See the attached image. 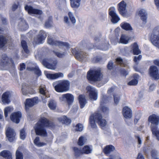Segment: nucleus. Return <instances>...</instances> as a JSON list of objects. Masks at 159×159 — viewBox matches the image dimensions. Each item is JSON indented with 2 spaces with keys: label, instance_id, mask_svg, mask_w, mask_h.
Instances as JSON below:
<instances>
[{
  "label": "nucleus",
  "instance_id": "nucleus-1",
  "mask_svg": "<svg viewBox=\"0 0 159 159\" xmlns=\"http://www.w3.org/2000/svg\"><path fill=\"white\" fill-rule=\"evenodd\" d=\"M54 126V125L52 122L43 117L40 118L35 124L34 129L37 135L47 136V133L45 127L52 128Z\"/></svg>",
  "mask_w": 159,
  "mask_h": 159
},
{
  "label": "nucleus",
  "instance_id": "nucleus-2",
  "mask_svg": "<svg viewBox=\"0 0 159 159\" xmlns=\"http://www.w3.org/2000/svg\"><path fill=\"white\" fill-rule=\"evenodd\" d=\"M95 121L101 127H105L107 125L106 120L102 118V114L98 112H95L92 114L89 117V123L92 128H97Z\"/></svg>",
  "mask_w": 159,
  "mask_h": 159
},
{
  "label": "nucleus",
  "instance_id": "nucleus-3",
  "mask_svg": "<svg viewBox=\"0 0 159 159\" xmlns=\"http://www.w3.org/2000/svg\"><path fill=\"white\" fill-rule=\"evenodd\" d=\"M102 74L100 69H90L87 72L86 79L91 84L101 80Z\"/></svg>",
  "mask_w": 159,
  "mask_h": 159
},
{
  "label": "nucleus",
  "instance_id": "nucleus-4",
  "mask_svg": "<svg viewBox=\"0 0 159 159\" xmlns=\"http://www.w3.org/2000/svg\"><path fill=\"white\" fill-rule=\"evenodd\" d=\"M52 85L57 92L63 93L69 89L70 82L67 80H60L54 82Z\"/></svg>",
  "mask_w": 159,
  "mask_h": 159
},
{
  "label": "nucleus",
  "instance_id": "nucleus-5",
  "mask_svg": "<svg viewBox=\"0 0 159 159\" xmlns=\"http://www.w3.org/2000/svg\"><path fill=\"white\" fill-rule=\"evenodd\" d=\"M150 40L154 45L159 48V26L155 27L153 30Z\"/></svg>",
  "mask_w": 159,
  "mask_h": 159
},
{
  "label": "nucleus",
  "instance_id": "nucleus-6",
  "mask_svg": "<svg viewBox=\"0 0 159 159\" xmlns=\"http://www.w3.org/2000/svg\"><path fill=\"white\" fill-rule=\"evenodd\" d=\"M47 42L50 45L58 46L59 48L65 47L67 49L70 48V45L68 43L61 41L55 40L51 38L48 37Z\"/></svg>",
  "mask_w": 159,
  "mask_h": 159
},
{
  "label": "nucleus",
  "instance_id": "nucleus-7",
  "mask_svg": "<svg viewBox=\"0 0 159 159\" xmlns=\"http://www.w3.org/2000/svg\"><path fill=\"white\" fill-rule=\"evenodd\" d=\"M47 36V34L44 30H40L37 37L34 38L33 44H37L42 43Z\"/></svg>",
  "mask_w": 159,
  "mask_h": 159
},
{
  "label": "nucleus",
  "instance_id": "nucleus-8",
  "mask_svg": "<svg viewBox=\"0 0 159 159\" xmlns=\"http://www.w3.org/2000/svg\"><path fill=\"white\" fill-rule=\"evenodd\" d=\"M38 102V97H35L31 98H27L25 100V111H29V108L33 107L35 104Z\"/></svg>",
  "mask_w": 159,
  "mask_h": 159
},
{
  "label": "nucleus",
  "instance_id": "nucleus-9",
  "mask_svg": "<svg viewBox=\"0 0 159 159\" xmlns=\"http://www.w3.org/2000/svg\"><path fill=\"white\" fill-rule=\"evenodd\" d=\"M148 73L150 76L155 80L159 79V70L155 66H151L149 68Z\"/></svg>",
  "mask_w": 159,
  "mask_h": 159
},
{
  "label": "nucleus",
  "instance_id": "nucleus-10",
  "mask_svg": "<svg viewBox=\"0 0 159 159\" xmlns=\"http://www.w3.org/2000/svg\"><path fill=\"white\" fill-rule=\"evenodd\" d=\"M71 52L75 58L80 61H83L87 56L86 53L83 52H79L75 48H72Z\"/></svg>",
  "mask_w": 159,
  "mask_h": 159
},
{
  "label": "nucleus",
  "instance_id": "nucleus-11",
  "mask_svg": "<svg viewBox=\"0 0 159 159\" xmlns=\"http://www.w3.org/2000/svg\"><path fill=\"white\" fill-rule=\"evenodd\" d=\"M86 90L89 93V98L92 100L95 101L98 98V93L95 89L90 86H88L86 88Z\"/></svg>",
  "mask_w": 159,
  "mask_h": 159
},
{
  "label": "nucleus",
  "instance_id": "nucleus-12",
  "mask_svg": "<svg viewBox=\"0 0 159 159\" xmlns=\"http://www.w3.org/2000/svg\"><path fill=\"white\" fill-rule=\"evenodd\" d=\"M109 15L111 17V21L113 23H116L120 20V18L116 13L113 7H111L109 9Z\"/></svg>",
  "mask_w": 159,
  "mask_h": 159
},
{
  "label": "nucleus",
  "instance_id": "nucleus-13",
  "mask_svg": "<svg viewBox=\"0 0 159 159\" xmlns=\"http://www.w3.org/2000/svg\"><path fill=\"white\" fill-rule=\"evenodd\" d=\"M21 117V113L19 111L12 113L10 116L11 120L16 124L20 122Z\"/></svg>",
  "mask_w": 159,
  "mask_h": 159
},
{
  "label": "nucleus",
  "instance_id": "nucleus-14",
  "mask_svg": "<svg viewBox=\"0 0 159 159\" xmlns=\"http://www.w3.org/2000/svg\"><path fill=\"white\" fill-rule=\"evenodd\" d=\"M25 9L30 15L34 14L40 15L42 14V11L41 10L34 8L32 6L27 5L25 7Z\"/></svg>",
  "mask_w": 159,
  "mask_h": 159
},
{
  "label": "nucleus",
  "instance_id": "nucleus-15",
  "mask_svg": "<svg viewBox=\"0 0 159 159\" xmlns=\"http://www.w3.org/2000/svg\"><path fill=\"white\" fill-rule=\"evenodd\" d=\"M148 121L151 124V128L152 126H157L159 123V116L155 114H152L149 116Z\"/></svg>",
  "mask_w": 159,
  "mask_h": 159
},
{
  "label": "nucleus",
  "instance_id": "nucleus-16",
  "mask_svg": "<svg viewBox=\"0 0 159 159\" xmlns=\"http://www.w3.org/2000/svg\"><path fill=\"white\" fill-rule=\"evenodd\" d=\"M6 134L10 142H12L14 140L16 134L13 129L10 127L8 128L6 131Z\"/></svg>",
  "mask_w": 159,
  "mask_h": 159
},
{
  "label": "nucleus",
  "instance_id": "nucleus-17",
  "mask_svg": "<svg viewBox=\"0 0 159 159\" xmlns=\"http://www.w3.org/2000/svg\"><path fill=\"white\" fill-rule=\"evenodd\" d=\"M22 93L24 95H27V94H34L35 91L33 89L30 88L29 85H26L25 84H23L21 89Z\"/></svg>",
  "mask_w": 159,
  "mask_h": 159
},
{
  "label": "nucleus",
  "instance_id": "nucleus-18",
  "mask_svg": "<svg viewBox=\"0 0 159 159\" xmlns=\"http://www.w3.org/2000/svg\"><path fill=\"white\" fill-rule=\"evenodd\" d=\"M11 93L9 91L4 92L2 94L1 98L2 102L4 104H8L11 102L10 98Z\"/></svg>",
  "mask_w": 159,
  "mask_h": 159
},
{
  "label": "nucleus",
  "instance_id": "nucleus-19",
  "mask_svg": "<svg viewBox=\"0 0 159 159\" xmlns=\"http://www.w3.org/2000/svg\"><path fill=\"white\" fill-rule=\"evenodd\" d=\"M62 98L63 100H65L68 105L71 104L73 102L74 97L71 94L67 93L63 94L62 95Z\"/></svg>",
  "mask_w": 159,
  "mask_h": 159
},
{
  "label": "nucleus",
  "instance_id": "nucleus-20",
  "mask_svg": "<svg viewBox=\"0 0 159 159\" xmlns=\"http://www.w3.org/2000/svg\"><path fill=\"white\" fill-rule=\"evenodd\" d=\"M122 113L124 117L126 119L131 118L132 116V112L131 109L127 107H123Z\"/></svg>",
  "mask_w": 159,
  "mask_h": 159
},
{
  "label": "nucleus",
  "instance_id": "nucleus-21",
  "mask_svg": "<svg viewBox=\"0 0 159 159\" xmlns=\"http://www.w3.org/2000/svg\"><path fill=\"white\" fill-rule=\"evenodd\" d=\"M118 10L120 14L121 15L125 14L126 6V3L124 1H122L118 4Z\"/></svg>",
  "mask_w": 159,
  "mask_h": 159
},
{
  "label": "nucleus",
  "instance_id": "nucleus-22",
  "mask_svg": "<svg viewBox=\"0 0 159 159\" xmlns=\"http://www.w3.org/2000/svg\"><path fill=\"white\" fill-rule=\"evenodd\" d=\"M115 148L112 145H109L106 146L103 150V152L107 156L111 152L114 151Z\"/></svg>",
  "mask_w": 159,
  "mask_h": 159
},
{
  "label": "nucleus",
  "instance_id": "nucleus-23",
  "mask_svg": "<svg viewBox=\"0 0 159 159\" xmlns=\"http://www.w3.org/2000/svg\"><path fill=\"white\" fill-rule=\"evenodd\" d=\"M45 75L48 79L51 80L56 79L59 77H62L63 76V74L60 72L53 74L47 73Z\"/></svg>",
  "mask_w": 159,
  "mask_h": 159
},
{
  "label": "nucleus",
  "instance_id": "nucleus-24",
  "mask_svg": "<svg viewBox=\"0 0 159 159\" xmlns=\"http://www.w3.org/2000/svg\"><path fill=\"white\" fill-rule=\"evenodd\" d=\"M131 51L134 55H138L141 53V51L139 48L138 44L135 42L131 45Z\"/></svg>",
  "mask_w": 159,
  "mask_h": 159
},
{
  "label": "nucleus",
  "instance_id": "nucleus-25",
  "mask_svg": "<svg viewBox=\"0 0 159 159\" xmlns=\"http://www.w3.org/2000/svg\"><path fill=\"white\" fill-rule=\"evenodd\" d=\"M78 100L81 108H83L87 103L86 100L84 95L80 94L78 97Z\"/></svg>",
  "mask_w": 159,
  "mask_h": 159
},
{
  "label": "nucleus",
  "instance_id": "nucleus-26",
  "mask_svg": "<svg viewBox=\"0 0 159 159\" xmlns=\"http://www.w3.org/2000/svg\"><path fill=\"white\" fill-rule=\"evenodd\" d=\"M0 156L7 159H12V154L9 151L4 150L0 152Z\"/></svg>",
  "mask_w": 159,
  "mask_h": 159
},
{
  "label": "nucleus",
  "instance_id": "nucleus-27",
  "mask_svg": "<svg viewBox=\"0 0 159 159\" xmlns=\"http://www.w3.org/2000/svg\"><path fill=\"white\" fill-rule=\"evenodd\" d=\"M138 14L143 22L144 23H146L147 14L145 11L143 9L140 10Z\"/></svg>",
  "mask_w": 159,
  "mask_h": 159
},
{
  "label": "nucleus",
  "instance_id": "nucleus-28",
  "mask_svg": "<svg viewBox=\"0 0 159 159\" xmlns=\"http://www.w3.org/2000/svg\"><path fill=\"white\" fill-rule=\"evenodd\" d=\"M59 121L62 124L69 125L71 122V120L68 118L66 116H64L58 118Z\"/></svg>",
  "mask_w": 159,
  "mask_h": 159
},
{
  "label": "nucleus",
  "instance_id": "nucleus-29",
  "mask_svg": "<svg viewBox=\"0 0 159 159\" xmlns=\"http://www.w3.org/2000/svg\"><path fill=\"white\" fill-rule=\"evenodd\" d=\"M71 7L73 9L78 8L80 6L81 0H70Z\"/></svg>",
  "mask_w": 159,
  "mask_h": 159
},
{
  "label": "nucleus",
  "instance_id": "nucleus-30",
  "mask_svg": "<svg viewBox=\"0 0 159 159\" xmlns=\"http://www.w3.org/2000/svg\"><path fill=\"white\" fill-rule=\"evenodd\" d=\"M43 64L47 68L49 69L54 70L56 68L55 65H53L49 63L46 59H43L42 60Z\"/></svg>",
  "mask_w": 159,
  "mask_h": 159
},
{
  "label": "nucleus",
  "instance_id": "nucleus-31",
  "mask_svg": "<svg viewBox=\"0 0 159 159\" xmlns=\"http://www.w3.org/2000/svg\"><path fill=\"white\" fill-rule=\"evenodd\" d=\"M27 70L29 71H33L35 74H36L38 76H39L41 75L42 73L41 71L39 69L38 67H27Z\"/></svg>",
  "mask_w": 159,
  "mask_h": 159
},
{
  "label": "nucleus",
  "instance_id": "nucleus-32",
  "mask_svg": "<svg viewBox=\"0 0 159 159\" xmlns=\"http://www.w3.org/2000/svg\"><path fill=\"white\" fill-rule=\"evenodd\" d=\"M157 129V126H152L151 130L152 132V134L156 137L157 139L159 140V130Z\"/></svg>",
  "mask_w": 159,
  "mask_h": 159
},
{
  "label": "nucleus",
  "instance_id": "nucleus-33",
  "mask_svg": "<svg viewBox=\"0 0 159 159\" xmlns=\"http://www.w3.org/2000/svg\"><path fill=\"white\" fill-rule=\"evenodd\" d=\"M9 62V58L6 54L3 55L1 60L0 64L2 66H7Z\"/></svg>",
  "mask_w": 159,
  "mask_h": 159
},
{
  "label": "nucleus",
  "instance_id": "nucleus-34",
  "mask_svg": "<svg viewBox=\"0 0 159 159\" xmlns=\"http://www.w3.org/2000/svg\"><path fill=\"white\" fill-rule=\"evenodd\" d=\"M121 28L126 31L131 30L132 28L130 24L126 22H122L120 25Z\"/></svg>",
  "mask_w": 159,
  "mask_h": 159
},
{
  "label": "nucleus",
  "instance_id": "nucleus-35",
  "mask_svg": "<svg viewBox=\"0 0 159 159\" xmlns=\"http://www.w3.org/2000/svg\"><path fill=\"white\" fill-rule=\"evenodd\" d=\"M48 106L51 110H55L57 107V102L54 100H51L49 101Z\"/></svg>",
  "mask_w": 159,
  "mask_h": 159
},
{
  "label": "nucleus",
  "instance_id": "nucleus-36",
  "mask_svg": "<svg viewBox=\"0 0 159 159\" xmlns=\"http://www.w3.org/2000/svg\"><path fill=\"white\" fill-rule=\"evenodd\" d=\"M74 152V155L76 158L79 157L82 154V151L78 148L76 147H73L72 148Z\"/></svg>",
  "mask_w": 159,
  "mask_h": 159
},
{
  "label": "nucleus",
  "instance_id": "nucleus-37",
  "mask_svg": "<svg viewBox=\"0 0 159 159\" xmlns=\"http://www.w3.org/2000/svg\"><path fill=\"white\" fill-rule=\"evenodd\" d=\"M21 44L22 47L25 52L27 54L29 53L30 52V51L28 49V47L26 41L24 40H21Z\"/></svg>",
  "mask_w": 159,
  "mask_h": 159
},
{
  "label": "nucleus",
  "instance_id": "nucleus-38",
  "mask_svg": "<svg viewBox=\"0 0 159 159\" xmlns=\"http://www.w3.org/2000/svg\"><path fill=\"white\" fill-rule=\"evenodd\" d=\"M34 144L37 146L40 147L46 145V143L39 142V137L35 138L34 141Z\"/></svg>",
  "mask_w": 159,
  "mask_h": 159
},
{
  "label": "nucleus",
  "instance_id": "nucleus-39",
  "mask_svg": "<svg viewBox=\"0 0 159 159\" xmlns=\"http://www.w3.org/2000/svg\"><path fill=\"white\" fill-rule=\"evenodd\" d=\"M136 75H134V79L130 81L128 83V85H135L138 83L137 76Z\"/></svg>",
  "mask_w": 159,
  "mask_h": 159
},
{
  "label": "nucleus",
  "instance_id": "nucleus-40",
  "mask_svg": "<svg viewBox=\"0 0 159 159\" xmlns=\"http://www.w3.org/2000/svg\"><path fill=\"white\" fill-rule=\"evenodd\" d=\"M116 63L121 66L125 67L126 66V64L123 61V59L120 57H118L116 59Z\"/></svg>",
  "mask_w": 159,
  "mask_h": 159
},
{
  "label": "nucleus",
  "instance_id": "nucleus-41",
  "mask_svg": "<svg viewBox=\"0 0 159 159\" xmlns=\"http://www.w3.org/2000/svg\"><path fill=\"white\" fill-rule=\"evenodd\" d=\"M92 150L88 146H84L82 149V154H89L91 152Z\"/></svg>",
  "mask_w": 159,
  "mask_h": 159
},
{
  "label": "nucleus",
  "instance_id": "nucleus-42",
  "mask_svg": "<svg viewBox=\"0 0 159 159\" xmlns=\"http://www.w3.org/2000/svg\"><path fill=\"white\" fill-rule=\"evenodd\" d=\"M6 38L3 35H0V48L3 47L7 43Z\"/></svg>",
  "mask_w": 159,
  "mask_h": 159
},
{
  "label": "nucleus",
  "instance_id": "nucleus-43",
  "mask_svg": "<svg viewBox=\"0 0 159 159\" xmlns=\"http://www.w3.org/2000/svg\"><path fill=\"white\" fill-rule=\"evenodd\" d=\"M119 72L120 75L121 76L126 77L129 73L128 71L125 68H121L119 70Z\"/></svg>",
  "mask_w": 159,
  "mask_h": 159
},
{
  "label": "nucleus",
  "instance_id": "nucleus-44",
  "mask_svg": "<svg viewBox=\"0 0 159 159\" xmlns=\"http://www.w3.org/2000/svg\"><path fill=\"white\" fill-rule=\"evenodd\" d=\"M86 139L84 137L81 136L78 139L77 142L78 144L80 146H83L86 142Z\"/></svg>",
  "mask_w": 159,
  "mask_h": 159
},
{
  "label": "nucleus",
  "instance_id": "nucleus-45",
  "mask_svg": "<svg viewBox=\"0 0 159 159\" xmlns=\"http://www.w3.org/2000/svg\"><path fill=\"white\" fill-rule=\"evenodd\" d=\"M16 159H23V153L18 150H17L16 153Z\"/></svg>",
  "mask_w": 159,
  "mask_h": 159
},
{
  "label": "nucleus",
  "instance_id": "nucleus-46",
  "mask_svg": "<svg viewBox=\"0 0 159 159\" xmlns=\"http://www.w3.org/2000/svg\"><path fill=\"white\" fill-rule=\"evenodd\" d=\"M128 40L126 39L125 35L122 34L120 39V43L126 44L128 43Z\"/></svg>",
  "mask_w": 159,
  "mask_h": 159
},
{
  "label": "nucleus",
  "instance_id": "nucleus-47",
  "mask_svg": "<svg viewBox=\"0 0 159 159\" xmlns=\"http://www.w3.org/2000/svg\"><path fill=\"white\" fill-rule=\"evenodd\" d=\"M68 15L71 22L73 24L75 23L76 22V20L73 13L71 12H69Z\"/></svg>",
  "mask_w": 159,
  "mask_h": 159
},
{
  "label": "nucleus",
  "instance_id": "nucleus-48",
  "mask_svg": "<svg viewBox=\"0 0 159 159\" xmlns=\"http://www.w3.org/2000/svg\"><path fill=\"white\" fill-rule=\"evenodd\" d=\"M114 66L112 61H109L107 65V69L108 70H111L114 69Z\"/></svg>",
  "mask_w": 159,
  "mask_h": 159
},
{
  "label": "nucleus",
  "instance_id": "nucleus-49",
  "mask_svg": "<svg viewBox=\"0 0 159 159\" xmlns=\"http://www.w3.org/2000/svg\"><path fill=\"white\" fill-rule=\"evenodd\" d=\"M75 131H76L81 132L83 130V126L82 124L80 123L77 124L75 126Z\"/></svg>",
  "mask_w": 159,
  "mask_h": 159
},
{
  "label": "nucleus",
  "instance_id": "nucleus-50",
  "mask_svg": "<svg viewBox=\"0 0 159 159\" xmlns=\"http://www.w3.org/2000/svg\"><path fill=\"white\" fill-rule=\"evenodd\" d=\"M20 138L23 140H24L26 137V134L25 130L24 128L22 129L20 131Z\"/></svg>",
  "mask_w": 159,
  "mask_h": 159
},
{
  "label": "nucleus",
  "instance_id": "nucleus-51",
  "mask_svg": "<svg viewBox=\"0 0 159 159\" xmlns=\"http://www.w3.org/2000/svg\"><path fill=\"white\" fill-rule=\"evenodd\" d=\"M52 52L55 55L59 58H61L63 57L65 55V52L60 53L59 52H57L54 51H53Z\"/></svg>",
  "mask_w": 159,
  "mask_h": 159
},
{
  "label": "nucleus",
  "instance_id": "nucleus-52",
  "mask_svg": "<svg viewBox=\"0 0 159 159\" xmlns=\"http://www.w3.org/2000/svg\"><path fill=\"white\" fill-rule=\"evenodd\" d=\"M114 100V103L115 105H117L119 103L120 100V97L115 94L113 95Z\"/></svg>",
  "mask_w": 159,
  "mask_h": 159
},
{
  "label": "nucleus",
  "instance_id": "nucleus-53",
  "mask_svg": "<svg viewBox=\"0 0 159 159\" xmlns=\"http://www.w3.org/2000/svg\"><path fill=\"white\" fill-rule=\"evenodd\" d=\"M11 108L9 107H6L4 111V116L5 117H7L8 116V113L10 112L11 111Z\"/></svg>",
  "mask_w": 159,
  "mask_h": 159
},
{
  "label": "nucleus",
  "instance_id": "nucleus-54",
  "mask_svg": "<svg viewBox=\"0 0 159 159\" xmlns=\"http://www.w3.org/2000/svg\"><path fill=\"white\" fill-rule=\"evenodd\" d=\"M108 99V97L106 95H103L101 98V102L103 103L107 102Z\"/></svg>",
  "mask_w": 159,
  "mask_h": 159
},
{
  "label": "nucleus",
  "instance_id": "nucleus-55",
  "mask_svg": "<svg viewBox=\"0 0 159 159\" xmlns=\"http://www.w3.org/2000/svg\"><path fill=\"white\" fill-rule=\"evenodd\" d=\"M52 21V17H49L48 19L45 23V26L47 28L51 26V22Z\"/></svg>",
  "mask_w": 159,
  "mask_h": 159
},
{
  "label": "nucleus",
  "instance_id": "nucleus-56",
  "mask_svg": "<svg viewBox=\"0 0 159 159\" xmlns=\"http://www.w3.org/2000/svg\"><path fill=\"white\" fill-rule=\"evenodd\" d=\"M142 58L141 55H139L138 56H135L134 57L133 61H134L137 63H138V62Z\"/></svg>",
  "mask_w": 159,
  "mask_h": 159
},
{
  "label": "nucleus",
  "instance_id": "nucleus-57",
  "mask_svg": "<svg viewBox=\"0 0 159 159\" xmlns=\"http://www.w3.org/2000/svg\"><path fill=\"white\" fill-rule=\"evenodd\" d=\"M102 58L98 56L93 57L92 60V61L93 63H97L100 61L102 60Z\"/></svg>",
  "mask_w": 159,
  "mask_h": 159
},
{
  "label": "nucleus",
  "instance_id": "nucleus-58",
  "mask_svg": "<svg viewBox=\"0 0 159 159\" xmlns=\"http://www.w3.org/2000/svg\"><path fill=\"white\" fill-rule=\"evenodd\" d=\"M151 157L152 158L155 159L157 157V151L155 150H152L151 152Z\"/></svg>",
  "mask_w": 159,
  "mask_h": 159
},
{
  "label": "nucleus",
  "instance_id": "nucleus-59",
  "mask_svg": "<svg viewBox=\"0 0 159 159\" xmlns=\"http://www.w3.org/2000/svg\"><path fill=\"white\" fill-rule=\"evenodd\" d=\"M101 110L103 112L106 113L108 111L109 109L107 107L102 106L101 108Z\"/></svg>",
  "mask_w": 159,
  "mask_h": 159
},
{
  "label": "nucleus",
  "instance_id": "nucleus-60",
  "mask_svg": "<svg viewBox=\"0 0 159 159\" xmlns=\"http://www.w3.org/2000/svg\"><path fill=\"white\" fill-rule=\"evenodd\" d=\"M20 70L22 71L24 69H25L26 66L24 63H22L20 64Z\"/></svg>",
  "mask_w": 159,
  "mask_h": 159
},
{
  "label": "nucleus",
  "instance_id": "nucleus-61",
  "mask_svg": "<svg viewBox=\"0 0 159 159\" xmlns=\"http://www.w3.org/2000/svg\"><path fill=\"white\" fill-rule=\"evenodd\" d=\"M39 93L44 96L46 95V93L45 90L43 88H41L39 89Z\"/></svg>",
  "mask_w": 159,
  "mask_h": 159
},
{
  "label": "nucleus",
  "instance_id": "nucleus-62",
  "mask_svg": "<svg viewBox=\"0 0 159 159\" xmlns=\"http://www.w3.org/2000/svg\"><path fill=\"white\" fill-rule=\"evenodd\" d=\"M137 159H144V157L141 153H139L137 157Z\"/></svg>",
  "mask_w": 159,
  "mask_h": 159
},
{
  "label": "nucleus",
  "instance_id": "nucleus-63",
  "mask_svg": "<svg viewBox=\"0 0 159 159\" xmlns=\"http://www.w3.org/2000/svg\"><path fill=\"white\" fill-rule=\"evenodd\" d=\"M1 20L2 21V23L4 25H6L7 24V20L6 18L3 17L1 18Z\"/></svg>",
  "mask_w": 159,
  "mask_h": 159
},
{
  "label": "nucleus",
  "instance_id": "nucleus-64",
  "mask_svg": "<svg viewBox=\"0 0 159 159\" xmlns=\"http://www.w3.org/2000/svg\"><path fill=\"white\" fill-rule=\"evenodd\" d=\"M135 137L136 139H137L138 144H141L142 143V141L139 136L135 135Z\"/></svg>",
  "mask_w": 159,
  "mask_h": 159
}]
</instances>
